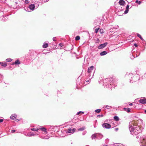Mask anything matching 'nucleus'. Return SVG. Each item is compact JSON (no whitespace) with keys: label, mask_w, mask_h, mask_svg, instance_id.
<instances>
[{"label":"nucleus","mask_w":146,"mask_h":146,"mask_svg":"<svg viewBox=\"0 0 146 146\" xmlns=\"http://www.w3.org/2000/svg\"><path fill=\"white\" fill-rule=\"evenodd\" d=\"M102 126L103 127L106 129H109L111 127V125L107 123H103L102 125Z\"/></svg>","instance_id":"6e6552de"},{"label":"nucleus","mask_w":146,"mask_h":146,"mask_svg":"<svg viewBox=\"0 0 146 146\" xmlns=\"http://www.w3.org/2000/svg\"><path fill=\"white\" fill-rule=\"evenodd\" d=\"M37 135H38V133H37Z\"/></svg>","instance_id":"052dcab7"},{"label":"nucleus","mask_w":146,"mask_h":146,"mask_svg":"<svg viewBox=\"0 0 146 146\" xmlns=\"http://www.w3.org/2000/svg\"><path fill=\"white\" fill-rule=\"evenodd\" d=\"M113 119H119V118L118 116H115L113 117Z\"/></svg>","instance_id":"72a5a7b5"},{"label":"nucleus","mask_w":146,"mask_h":146,"mask_svg":"<svg viewBox=\"0 0 146 146\" xmlns=\"http://www.w3.org/2000/svg\"><path fill=\"white\" fill-rule=\"evenodd\" d=\"M5 1H6V0H5Z\"/></svg>","instance_id":"680f3d73"},{"label":"nucleus","mask_w":146,"mask_h":146,"mask_svg":"<svg viewBox=\"0 0 146 146\" xmlns=\"http://www.w3.org/2000/svg\"><path fill=\"white\" fill-rule=\"evenodd\" d=\"M124 110L125 111H126L128 113L130 111V109L129 108H124Z\"/></svg>","instance_id":"a878e982"},{"label":"nucleus","mask_w":146,"mask_h":146,"mask_svg":"<svg viewBox=\"0 0 146 146\" xmlns=\"http://www.w3.org/2000/svg\"><path fill=\"white\" fill-rule=\"evenodd\" d=\"M103 146H108V145H104Z\"/></svg>","instance_id":"6e6d98bb"},{"label":"nucleus","mask_w":146,"mask_h":146,"mask_svg":"<svg viewBox=\"0 0 146 146\" xmlns=\"http://www.w3.org/2000/svg\"><path fill=\"white\" fill-rule=\"evenodd\" d=\"M2 78V76L0 74V83L1 81V79Z\"/></svg>","instance_id":"2f4dec72"},{"label":"nucleus","mask_w":146,"mask_h":146,"mask_svg":"<svg viewBox=\"0 0 146 146\" xmlns=\"http://www.w3.org/2000/svg\"><path fill=\"white\" fill-rule=\"evenodd\" d=\"M145 113H146V110L145 111Z\"/></svg>","instance_id":"4d7b16f0"},{"label":"nucleus","mask_w":146,"mask_h":146,"mask_svg":"<svg viewBox=\"0 0 146 146\" xmlns=\"http://www.w3.org/2000/svg\"><path fill=\"white\" fill-rule=\"evenodd\" d=\"M129 6L127 5L126 6V9L129 10Z\"/></svg>","instance_id":"c9c22d12"},{"label":"nucleus","mask_w":146,"mask_h":146,"mask_svg":"<svg viewBox=\"0 0 146 146\" xmlns=\"http://www.w3.org/2000/svg\"><path fill=\"white\" fill-rule=\"evenodd\" d=\"M25 3H29V1L28 0H25Z\"/></svg>","instance_id":"e433bc0d"},{"label":"nucleus","mask_w":146,"mask_h":146,"mask_svg":"<svg viewBox=\"0 0 146 146\" xmlns=\"http://www.w3.org/2000/svg\"><path fill=\"white\" fill-rule=\"evenodd\" d=\"M128 10L126 9V10L124 11V13L125 14H127L128 12Z\"/></svg>","instance_id":"c756f323"},{"label":"nucleus","mask_w":146,"mask_h":146,"mask_svg":"<svg viewBox=\"0 0 146 146\" xmlns=\"http://www.w3.org/2000/svg\"><path fill=\"white\" fill-rule=\"evenodd\" d=\"M129 75H131V76H132V75H133V74L132 73H131V74H129Z\"/></svg>","instance_id":"8fccbe9b"},{"label":"nucleus","mask_w":146,"mask_h":146,"mask_svg":"<svg viewBox=\"0 0 146 146\" xmlns=\"http://www.w3.org/2000/svg\"><path fill=\"white\" fill-rule=\"evenodd\" d=\"M53 40L54 41H56V37H53Z\"/></svg>","instance_id":"7c9ffc66"},{"label":"nucleus","mask_w":146,"mask_h":146,"mask_svg":"<svg viewBox=\"0 0 146 146\" xmlns=\"http://www.w3.org/2000/svg\"><path fill=\"white\" fill-rule=\"evenodd\" d=\"M85 129V127H83L81 128H79L78 129V131H83Z\"/></svg>","instance_id":"412c9836"},{"label":"nucleus","mask_w":146,"mask_h":146,"mask_svg":"<svg viewBox=\"0 0 146 146\" xmlns=\"http://www.w3.org/2000/svg\"><path fill=\"white\" fill-rule=\"evenodd\" d=\"M139 76L138 75H137L135 76H134L132 78V80H130V82H131V81H133V82H135L136 81L139 80Z\"/></svg>","instance_id":"423d86ee"},{"label":"nucleus","mask_w":146,"mask_h":146,"mask_svg":"<svg viewBox=\"0 0 146 146\" xmlns=\"http://www.w3.org/2000/svg\"><path fill=\"white\" fill-rule=\"evenodd\" d=\"M35 6L34 4H31L29 6L28 8L30 9L32 11H33L35 9Z\"/></svg>","instance_id":"ddd939ff"},{"label":"nucleus","mask_w":146,"mask_h":146,"mask_svg":"<svg viewBox=\"0 0 146 146\" xmlns=\"http://www.w3.org/2000/svg\"><path fill=\"white\" fill-rule=\"evenodd\" d=\"M108 53L106 51H103L100 53V55L101 56H103L106 54Z\"/></svg>","instance_id":"2eb2a0df"},{"label":"nucleus","mask_w":146,"mask_h":146,"mask_svg":"<svg viewBox=\"0 0 146 146\" xmlns=\"http://www.w3.org/2000/svg\"><path fill=\"white\" fill-rule=\"evenodd\" d=\"M99 29H96L95 30V31L96 33H97Z\"/></svg>","instance_id":"f704fd0d"},{"label":"nucleus","mask_w":146,"mask_h":146,"mask_svg":"<svg viewBox=\"0 0 146 146\" xmlns=\"http://www.w3.org/2000/svg\"><path fill=\"white\" fill-rule=\"evenodd\" d=\"M6 60H7V62H9V59H6Z\"/></svg>","instance_id":"a18cd8bd"},{"label":"nucleus","mask_w":146,"mask_h":146,"mask_svg":"<svg viewBox=\"0 0 146 146\" xmlns=\"http://www.w3.org/2000/svg\"><path fill=\"white\" fill-rule=\"evenodd\" d=\"M134 46H135V47H137V44H136V43H134Z\"/></svg>","instance_id":"4c0bfd02"},{"label":"nucleus","mask_w":146,"mask_h":146,"mask_svg":"<svg viewBox=\"0 0 146 146\" xmlns=\"http://www.w3.org/2000/svg\"><path fill=\"white\" fill-rule=\"evenodd\" d=\"M91 138L92 139H97L96 133L93 134L91 136Z\"/></svg>","instance_id":"a211bd4d"},{"label":"nucleus","mask_w":146,"mask_h":146,"mask_svg":"<svg viewBox=\"0 0 146 146\" xmlns=\"http://www.w3.org/2000/svg\"><path fill=\"white\" fill-rule=\"evenodd\" d=\"M27 11H28V10H27Z\"/></svg>","instance_id":"bf43d9fd"},{"label":"nucleus","mask_w":146,"mask_h":146,"mask_svg":"<svg viewBox=\"0 0 146 146\" xmlns=\"http://www.w3.org/2000/svg\"><path fill=\"white\" fill-rule=\"evenodd\" d=\"M43 139H47V138H43Z\"/></svg>","instance_id":"13d9d810"},{"label":"nucleus","mask_w":146,"mask_h":146,"mask_svg":"<svg viewBox=\"0 0 146 146\" xmlns=\"http://www.w3.org/2000/svg\"><path fill=\"white\" fill-rule=\"evenodd\" d=\"M39 129H40L41 131L45 132L46 133H47L46 129L44 127H42L40 128Z\"/></svg>","instance_id":"dca6fc26"},{"label":"nucleus","mask_w":146,"mask_h":146,"mask_svg":"<svg viewBox=\"0 0 146 146\" xmlns=\"http://www.w3.org/2000/svg\"><path fill=\"white\" fill-rule=\"evenodd\" d=\"M135 3L139 5H140L141 3V1H139L137 0L135 1Z\"/></svg>","instance_id":"b1692460"},{"label":"nucleus","mask_w":146,"mask_h":146,"mask_svg":"<svg viewBox=\"0 0 146 146\" xmlns=\"http://www.w3.org/2000/svg\"><path fill=\"white\" fill-rule=\"evenodd\" d=\"M114 80V78L113 77L106 78L105 80L104 83L108 82V84H106L107 87L108 86L110 88H113L115 86Z\"/></svg>","instance_id":"f03ea898"},{"label":"nucleus","mask_w":146,"mask_h":146,"mask_svg":"<svg viewBox=\"0 0 146 146\" xmlns=\"http://www.w3.org/2000/svg\"><path fill=\"white\" fill-rule=\"evenodd\" d=\"M86 133V132L85 131H84L83 133H82V134L83 135H84Z\"/></svg>","instance_id":"ea45409f"},{"label":"nucleus","mask_w":146,"mask_h":146,"mask_svg":"<svg viewBox=\"0 0 146 146\" xmlns=\"http://www.w3.org/2000/svg\"><path fill=\"white\" fill-rule=\"evenodd\" d=\"M75 130V129L74 128H69L66 131V132L68 133H72Z\"/></svg>","instance_id":"39448f33"},{"label":"nucleus","mask_w":146,"mask_h":146,"mask_svg":"<svg viewBox=\"0 0 146 146\" xmlns=\"http://www.w3.org/2000/svg\"><path fill=\"white\" fill-rule=\"evenodd\" d=\"M101 111V109H98L95 110V112L97 113H99Z\"/></svg>","instance_id":"393cba45"},{"label":"nucleus","mask_w":146,"mask_h":146,"mask_svg":"<svg viewBox=\"0 0 146 146\" xmlns=\"http://www.w3.org/2000/svg\"><path fill=\"white\" fill-rule=\"evenodd\" d=\"M12 60L10 58V62H11Z\"/></svg>","instance_id":"3c124183"},{"label":"nucleus","mask_w":146,"mask_h":146,"mask_svg":"<svg viewBox=\"0 0 146 146\" xmlns=\"http://www.w3.org/2000/svg\"><path fill=\"white\" fill-rule=\"evenodd\" d=\"M96 136H97V139H102L103 137V136L100 133H96Z\"/></svg>","instance_id":"f8f14e48"},{"label":"nucleus","mask_w":146,"mask_h":146,"mask_svg":"<svg viewBox=\"0 0 146 146\" xmlns=\"http://www.w3.org/2000/svg\"><path fill=\"white\" fill-rule=\"evenodd\" d=\"M15 121H16V122H18V121L19 120L18 119H15Z\"/></svg>","instance_id":"c03bdc74"},{"label":"nucleus","mask_w":146,"mask_h":146,"mask_svg":"<svg viewBox=\"0 0 146 146\" xmlns=\"http://www.w3.org/2000/svg\"><path fill=\"white\" fill-rule=\"evenodd\" d=\"M133 104L132 103H131L129 104V106H131Z\"/></svg>","instance_id":"09e8293b"},{"label":"nucleus","mask_w":146,"mask_h":146,"mask_svg":"<svg viewBox=\"0 0 146 146\" xmlns=\"http://www.w3.org/2000/svg\"><path fill=\"white\" fill-rule=\"evenodd\" d=\"M3 119H0V122H3Z\"/></svg>","instance_id":"79ce46f5"},{"label":"nucleus","mask_w":146,"mask_h":146,"mask_svg":"<svg viewBox=\"0 0 146 146\" xmlns=\"http://www.w3.org/2000/svg\"><path fill=\"white\" fill-rule=\"evenodd\" d=\"M0 63L2 66L4 67H5L7 65V64L5 62H0Z\"/></svg>","instance_id":"f3484780"},{"label":"nucleus","mask_w":146,"mask_h":146,"mask_svg":"<svg viewBox=\"0 0 146 146\" xmlns=\"http://www.w3.org/2000/svg\"><path fill=\"white\" fill-rule=\"evenodd\" d=\"M20 64V62L19 61V60L18 59H17L16 60L15 62L11 63V65H13L14 64L18 65Z\"/></svg>","instance_id":"9d476101"},{"label":"nucleus","mask_w":146,"mask_h":146,"mask_svg":"<svg viewBox=\"0 0 146 146\" xmlns=\"http://www.w3.org/2000/svg\"><path fill=\"white\" fill-rule=\"evenodd\" d=\"M17 117V115L15 114H13V115L11 116L10 117V119H13V117L14 118H16Z\"/></svg>","instance_id":"6ab92c4d"},{"label":"nucleus","mask_w":146,"mask_h":146,"mask_svg":"<svg viewBox=\"0 0 146 146\" xmlns=\"http://www.w3.org/2000/svg\"><path fill=\"white\" fill-rule=\"evenodd\" d=\"M138 102L139 103L142 104H146V99L145 98H143L142 99H140L138 100Z\"/></svg>","instance_id":"1a4fd4ad"},{"label":"nucleus","mask_w":146,"mask_h":146,"mask_svg":"<svg viewBox=\"0 0 146 146\" xmlns=\"http://www.w3.org/2000/svg\"><path fill=\"white\" fill-rule=\"evenodd\" d=\"M95 70V68L93 66L88 67L87 73L89 79H92L93 77Z\"/></svg>","instance_id":"20e7f679"},{"label":"nucleus","mask_w":146,"mask_h":146,"mask_svg":"<svg viewBox=\"0 0 146 146\" xmlns=\"http://www.w3.org/2000/svg\"><path fill=\"white\" fill-rule=\"evenodd\" d=\"M103 115H97V117L98 118H100L101 117H102L103 116Z\"/></svg>","instance_id":"c85d7f7f"},{"label":"nucleus","mask_w":146,"mask_h":146,"mask_svg":"<svg viewBox=\"0 0 146 146\" xmlns=\"http://www.w3.org/2000/svg\"><path fill=\"white\" fill-rule=\"evenodd\" d=\"M39 129L38 128H34L31 129V130L34 131H38Z\"/></svg>","instance_id":"5701e85b"},{"label":"nucleus","mask_w":146,"mask_h":146,"mask_svg":"<svg viewBox=\"0 0 146 146\" xmlns=\"http://www.w3.org/2000/svg\"><path fill=\"white\" fill-rule=\"evenodd\" d=\"M115 121L117 122L119 121V119H114Z\"/></svg>","instance_id":"a19ab883"},{"label":"nucleus","mask_w":146,"mask_h":146,"mask_svg":"<svg viewBox=\"0 0 146 146\" xmlns=\"http://www.w3.org/2000/svg\"><path fill=\"white\" fill-rule=\"evenodd\" d=\"M142 123L141 119L137 120L136 119H131L129 124V129L131 133L134 135L138 134L141 131L140 125Z\"/></svg>","instance_id":"f257e3e1"},{"label":"nucleus","mask_w":146,"mask_h":146,"mask_svg":"<svg viewBox=\"0 0 146 146\" xmlns=\"http://www.w3.org/2000/svg\"><path fill=\"white\" fill-rule=\"evenodd\" d=\"M132 56H133L132 55ZM133 56V58H132L131 57V59H133V58H134V57Z\"/></svg>","instance_id":"864d4df0"},{"label":"nucleus","mask_w":146,"mask_h":146,"mask_svg":"<svg viewBox=\"0 0 146 146\" xmlns=\"http://www.w3.org/2000/svg\"><path fill=\"white\" fill-rule=\"evenodd\" d=\"M59 45L61 47H62L63 46V44L62 43H60L59 44Z\"/></svg>","instance_id":"473e14b6"},{"label":"nucleus","mask_w":146,"mask_h":146,"mask_svg":"<svg viewBox=\"0 0 146 146\" xmlns=\"http://www.w3.org/2000/svg\"><path fill=\"white\" fill-rule=\"evenodd\" d=\"M48 44L46 43H45L42 45V47L43 48H47L48 47Z\"/></svg>","instance_id":"aec40b11"},{"label":"nucleus","mask_w":146,"mask_h":146,"mask_svg":"<svg viewBox=\"0 0 146 146\" xmlns=\"http://www.w3.org/2000/svg\"><path fill=\"white\" fill-rule=\"evenodd\" d=\"M115 130L116 131H118V128H115Z\"/></svg>","instance_id":"37998d69"},{"label":"nucleus","mask_w":146,"mask_h":146,"mask_svg":"<svg viewBox=\"0 0 146 146\" xmlns=\"http://www.w3.org/2000/svg\"><path fill=\"white\" fill-rule=\"evenodd\" d=\"M137 36L138 37H139V38H140L142 40V41H144V39H143V38H142V37L141 36V35L139 34L138 33H137Z\"/></svg>","instance_id":"4be33fe9"},{"label":"nucleus","mask_w":146,"mask_h":146,"mask_svg":"<svg viewBox=\"0 0 146 146\" xmlns=\"http://www.w3.org/2000/svg\"><path fill=\"white\" fill-rule=\"evenodd\" d=\"M80 37L79 36H76L75 38V40H78L80 39Z\"/></svg>","instance_id":"cd10ccee"},{"label":"nucleus","mask_w":146,"mask_h":146,"mask_svg":"<svg viewBox=\"0 0 146 146\" xmlns=\"http://www.w3.org/2000/svg\"><path fill=\"white\" fill-rule=\"evenodd\" d=\"M108 43L106 42L103 44H101L99 45L98 47V49H102L104 48L107 45Z\"/></svg>","instance_id":"0eeeda50"},{"label":"nucleus","mask_w":146,"mask_h":146,"mask_svg":"<svg viewBox=\"0 0 146 146\" xmlns=\"http://www.w3.org/2000/svg\"><path fill=\"white\" fill-rule=\"evenodd\" d=\"M25 135L27 136L32 137L34 136L35 135V134L33 133L29 132L25 134Z\"/></svg>","instance_id":"9b49d317"},{"label":"nucleus","mask_w":146,"mask_h":146,"mask_svg":"<svg viewBox=\"0 0 146 146\" xmlns=\"http://www.w3.org/2000/svg\"><path fill=\"white\" fill-rule=\"evenodd\" d=\"M116 27H117H117H116V28H116V29H117V28H118V26H116ZM113 28H115V27H113Z\"/></svg>","instance_id":"603ef678"},{"label":"nucleus","mask_w":146,"mask_h":146,"mask_svg":"<svg viewBox=\"0 0 146 146\" xmlns=\"http://www.w3.org/2000/svg\"><path fill=\"white\" fill-rule=\"evenodd\" d=\"M119 3L120 5H123L125 3V2L123 0H120Z\"/></svg>","instance_id":"4468645a"},{"label":"nucleus","mask_w":146,"mask_h":146,"mask_svg":"<svg viewBox=\"0 0 146 146\" xmlns=\"http://www.w3.org/2000/svg\"><path fill=\"white\" fill-rule=\"evenodd\" d=\"M140 54V52L139 53V55ZM137 56H136V57H137Z\"/></svg>","instance_id":"5fc2aeb1"},{"label":"nucleus","mask_w":146,"mask_h":146,"mask_svg":"<svg viewBox=\"0 0 146 146\" xmlns=\"http://www.w3.org/2000/svg\"><path fill=\"white\" fill-rule=\"evenodd\" d=\"M5 1H6V0H5Z\"/></svg>","instance_id":"e2e57ef3"},{"label":"nucleus","mask_w":146,"mask_h":146,"mask_svg":"<svg viewBox=\"0 0 146 146\" xmlns=\"http://www.w3.org/2000/svg\"><path fill=\"white\" fill-rule=\"evenodd\" d=\"M137 141L140 143L141 146H146V136L138 135L136 136Z\"/></svg>","instance_id":"7ed1b4c3"},{"label":"nucleus","mask_w":146,"mask_h":146,"mask_svg":"<svg viewBox=\"0 0 146 146\" xmlns=\"http://www.w3.org/2000/svg\"><path fill=\"white\" fill-rule=\"evenodd\" d=\"M80 113H82V114H83L84 113V112L82 111H80L77 113V114L75 115V116L78 115Z\"/></svg>","instance_id":"bb28decb"},{"label":"nucleus","mask_w":146,"mask_h":146,"mask_svg":"<svg viewBox=\"0 0 146 146\" xmlns=\"http://www.w3.org/2000/svg\"><path fill=\"white\" fill-rule=\"evenodd\" d=\"M86 82H90V81H89V80H86Z\"/></svg>","instance_id":"49530a36"},{"label":"nucleus","mask_w":146,"mask_h":146,"mask_svg":"<svg viewBox=\"0 0 146 146\" xmlns=\"http://www.w3.org/2000/svg\"><path fill=\"white\" fill-rule=\"evenodd\" d=\"M15 130H12L11 131V132H12V133L14 132H15Z\"/></svg>","instance_id":"de8ad7c7"},{"label":"nucleus","mask_w":146,"mask_h":146,"mask_svg":"<svg viewBox=\"0 0 146 146\" xmlns=\"http://www.w3.org/2000/svg\"><path fill=\"white\" fill-rule=\"evenodd\" d=\"M110 107V106L108 105H106L105 106V108H108Z\"/></svg>","instance_id":"58836bf2"}]
</instances>
